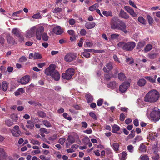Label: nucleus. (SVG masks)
<instances>
[{
	"mask_svg": "<svg viewBox=\"0 0 160 160\" xmlns=\"http://www.w3.org/2000/svg\"><path fill=\"white\" fill-rule=\"evenodd\" d=\"M65 141V138H60L58 142L61 145H63Z\"/></svg>",
	"mask_w": 160,
	"mask_h": 160,
	"instance_id": "obj_64",
	"label": "nucleus"
},
{
	"mask_svg": "<svg viewBox=\"0 0 160 160\" xmlns=\"http://www.w3.org/2000/svg\"><path fill=\"white\" fill-rule=\"evenodd\" d=\"M68 22L71 25H73L75 23V20L73 19H71L68 21Z\"/></svg>",
	"mask_w": 160,
	"mask_h": 160,
	"instance_id": "obj_59",
	"label": "nucleus"
},
{
	"mask_svg": "<svg viewBox=\"0 0 160 160\" xmlns=\"http://www.w3.org/2000/svg\"><path fill=\"white\" fill-rule=\"evenodd\" d=\"M68 142H66V145L67 148H68V146L70 145L73 143L75 142V139L74 138L70 136H69L67 139Z\"/></svg>",
	"mask_w": 160,
	"mask_h": 160,
	"instance_id": "obj_18",
	"label": "nucleus"
},
{
	"mask_svg": "<svg viewBox=\"0 0 160 160\" xmlns=\"http://www.w3.org/2000/svg\"><path fill=\"white\" fill-rule=\"evenodd\" d=\"M127 149L130 152H132L133 151V147L132 145L128 146Z\"/></svg>",
	"mask_w": 160,
	"mask_h": 160,
	"instance_id": "obj_52",
	"label": "nucleus"
},
{
	"mask_svg": "<svg viewBox=\"0 0 160 160\" xmlns=\"http://www.w3.org/2000/svg\"><path fill=\"white\" fill-rule=\"evenodd\" d=\"M42 123L43 125L47 127H51V125L50 123L47 120L43 121Z\"/></svg>",
	"mask_w": 160,
	"mask_h": 160,
	"instance_id": "obj_35",
	"label": "nucleus"
},
{
	"mask_svg": "<svg viewBox=\"0 0 160 160\" xmlns=\"http://www.w3.org/2000/svg\"><path fill=\"white\" fill-rule=\"evenodd\" d=\"M34 126L33 123L30 120L27 121V124L26 127L28 128L32 129Z\"/></svg>",
	"mask_w": 160,
	"mask_h": 160,
	"instance_id": "obj_24",
	"label": "nucleus"
},
{
	"mask_svg": "<svg viewBox=\"0 0 160 160\" xmlns=\"http://www.w3.org/2000/svg\"><path fill=\"white\" fill-rule=\"evenodd\" d=\"M118 46L126 51L132 50L135 47L136 44L134 42H130L127 43L120 42L118 44Z\"/></svg>",
	"mask_w": 160,
	"mask_h": 160,
	"instance_id": "obj_4",
	"label": "nucleus"
},
{
	"mask_svg": "<svg viewBox=\"0 0 160 160\" xmlns=\"http://www.w3.org/2000/svg\"><path fill=\"white\" fill-rule=\"evenodd\" d=\"M126 61L128 64H132L133 62V61L131 58H126Z\"/></svg>",
	"mask_w": 160,
	"mask_h": 160,
	"instance_id": "obj_54",
	"label": "nucleus"
},
{
	"mask_svg": "<svg viewBox=\"0 0 160 160\" xmlns=\"http://www.w3.org/2000/svg\"><path fill=\"white\" fill-rule=\"evenodd\" d=\"M112 132L114 133H116L120 129V127L117 125H114L112 127Z\"/></svg>",
	"mask_w": 160,
	"mask_h": 160,
	"instance_id": "obj_31",
	"label": "nucleus"
},
{
	"mask_svg": "<svg viewBox=\"0 0 160 160\" xmlns=\"http://www.w3.org/2000/svg\"><path fill=\"white\" fill-rule=\"evenodd\" d=\"M8 83L6 81H3L2 84L0 83V90L2 89L4 91H6L8 87Z\"/></svg>",
	"mask_w": 160,
	"mask_h": 160,
	"instance_id": "obj_16",
	"label": "nucleus"
},
{
	"mask_svg": "<svg viewBox=\"0 0 160 160\" xmlns=\"http://www.w3.org/2000/svg\"><path fill=\"white\" fill-rule=\"evenodd\" d=\"M5 122L6 125L9 127L12 125L13 124V122L10 120H6Z\"/></svg>",
	"mask_w": 160,
	"mask_h": 160,
	"instance_id": "obj_40",
	"label": "nucleus"
},
{
	"mask_svg": "<svg viewBox=\"0 0 160 160\" xmlns=\"http://www.w3.org/2000/svg\"><path fill=\"white\" fill-rule=\"evenodd\" d=\"M63 116L65 118L68 120H70L72 119V118L71 117H67L68 116V114L66 113H64L63 114Z\"/></svg>",
	"mask_w": 160,
	"mask_h": 160,
	"instance_id": "obj_53",
	"label": "nucleus"
},
{
	"mask_svg": "<svg viewBox=\"0 0 160 160\" xmlns=\"http://www.w3.org/2000/svg\"><path fill=\"white\" fill-rule=\"evenodd\" d=\"M80 34L82 36H85L87 33L86 31L84 29H82L80 32Z\"/></svg>",
	"mask_w": 160,
	"mask_h": 160,
	"instance_id": "obj_56",
	"label": "nucleus"
},
{
	"mask_svg": "<svg viewBox=\"0 0 160 160\" xmlns=\"http://www.w3.org/2000/svg\"><path fill=\"white\" fill-rule=\"evenodd\" d=\"M120 35L118 34H112L110 35V38L112 40L118 39Z\"/></svg>",
	"mask_w": 160,
	"mask_h": 160,
	"instance_id": "obj_33",
	"label": "nucleus"
},
{
	"mask_svg": "<svg viewBox=\"0 0 160 160\" xmlns=\"http://www.w3.org/2000/svg\"><path fill=\"white\" fill-rule=\"evenodd\" d=\"M42 58V56L38 53L35 52L34 54V59H41Z\"/></svg>",
	"mask_w": 160,
	"mask_h": 160,
	"instance_id": "obj_38",
	"label": "nucleus"
},
{
	"mask_svg": "<svg viewBox=\"0 0 160 160\" xmlns=\"http://www.w3.org/2000/svg\"><path fill=\"white\" fill-rule=\"evenodd\" d=\"M130 84L128 82H124L119 87V91L122 92H125L130 86Z\"/></svg>",
	"mask_w": 160,
	"mask_h": 160,
	"instance_id": "obj_9",
	"label": "nucleus"
},
{
	"mask_svg": "<svg viewBox=\"0 0 160 160\" xmlns=\"http://www.w3.org/2000/svg\"><path fill=\"white\" fill-rule=\"evenodd\" d=\"M150 115L151 118L154 121H158L160 119V110H153Z\"/></svg>",
	"mask_w": 160,
	"mask_h": 160,
	"instance_id": "obj_7",
	"label": "nucleus"
},
{
	"mask_svg": "<svg viewBox=\"0 0 160 160\" xmlns=\"http://www.w3.org/2000/svg\"><path fill=\"white\" fill-rule=\"evenodd\" d=\"M145 78L152 83L155 82V78H154L151 77H145Z\"/></svg>",
	"mask_w": 160,
	"mask_h": 160,
	"instance_id": "obj_43",
	"label": "nucleus"
},
{
	"mask_svg": "<svg viewBox=\"0 0 160 160\" xmlns=\"http://www.w3.org/2000/svg\"><path fill=\"white\" fill-rule=\"evenodd\" d=\"M95 26V23L92 22H88L85 24V27L88 29L93 28Z\"/></svg>",
	"mask_w": 160,
	"mask_h": 160,
	"instance_id": "obj_20",
	"label": "nucleus"
},
{
	"mask_svg": "<svg viewBox=\"0 0 160 160\" xmlns=\"http://www.w3.org/2000/svg\"><path fill=\"white\" fill-rule=\"evenodd\" d=\"M125 116L123 113H122L120 116V119L122 121H123L125 118Z\"/></svg>",
	"mask_w": 160,
	"mask_h": 160,
	"instance_id": "obj_63",
	"label": "nucleus"
},
{
	"mask_svg": "<svg viewBox=\"0 0 160 160\" xmlns=\"http://www.w3.org/2000/svg\"><path fill=\"white\" fill-rule=\"evenodd\" d=\"M86 98L88 103L91 102L93 100L92 97L90 94H87L86 95Z\"/></svg>",
	"mask_w": 160,
	"mask_h": 160,
	"instance_id": "obj_32",
	"label": "nucleus"
},
{
	"mask_svg": "<svg viewBox=\"0 0 160 160\" xmlns=\"http://www.w3.org/2000/svg\"><path fill=\"white\" fill-rule=\"evenodd\" d=\"M76 58L75 54L72 53H70L67 54L64 57L65 60L68 62H71Z\"/></svg>",
	"mask_w": 160,
	"mask_h": 160,
	"instance_id": "obj_8",
	"label": "nucleus"
},
{
	"mask_svg": "<svg viewBox=\"0 0 160 160\" xmlns=\"http://www.w3.org/2000/svg\"><path fill=\"white\" fill-rule=\"evenodd\" d=\"M68 33L71 36L75 35L74 31L72 30H68Z\"/></svg>",
	"mask_w": 160,
	"mask_h": 160,
	"instance_id": "obj_61",
	"label": "nucleus"
},
{
	"mask_svg": "<svg viewBox=\"0 0 160 160\" xmlns=\"http://www.w3.org/2000/svg\"><path fill=\"white\" fill-rule=\"evenodd\" d=\"M111 28L112 29L120 30L125 34L128 32V31L127 30L125 23L117 17H114L112 19Z\"/></svg>",
	"mask_w": 160,
	"mask_h": 160,
	"instance_id": "obj_1",
	"label": "nucleus"
},
{
	"mask_svg": "<svg viewBox=\"0 0 160 160\" xmlns=\"http://www.w3.org/2000/svg\"><path fill=\"white\" fill-rule=\"evenodd\" d=\"M62 9L61 8L56 7L52 11V12L55 13H59L62 12Z\"/></svg>",
	"mask_w": 160,
	"mask_h": 160,
	"instance_id": "obj_34",
	"label": "nucleus"
},
{
	"mask_svg": "<svg viewBox=\"0 0 160 160\" xmlns=\"http://www.w3.org/2000/svg\"><path fill=\"white\" fill-rule=\"evenodd\" d=\"M82 55L85 57L88 58L90 57V53H88L85 51H84L82 53Z\"/></svg>",
	"mask_w": 160,
	"mask_h": 160,
	"instance_id": "obj_48",
	"label": "nucleus"
},
{
	"mask_svg": "<svg viewBox=\"0 0 160 160\" xmlns=\"http://www.w3.org/2000/svg\"><path fill=\"white\" fill-rule=\"evenodd\" d=\"M141 160H149V158L147 155H143L141 157Z\"/></svg>",
	"mask_w": 160,
	"mask_h": 160,
	"instance_id": "obj_55",
	"label": "nucleus"
},
{
	"mask_svg": "<svg viewBox=\"0 0 160 160\" xmlns=\"http://www.w3.org/2000/svg\"><path fill=\"white\" fill-rule=\"evenodd\" d=\"M32 18L33 19H39L42 18V17L40 14V13L38 12L35 14H34L32 17Z\"/></svg>",
	"mask_w": 160,
	"mask_h": 160,
	"instance_id": "obj_29",
	"label": "nucleus"
},
{
	"mask_svg": "<svg viewBox=\"0 0 160 160\" xmlns=\"http://www.w3.org/2000/svg\"><path fill=\"white\" fill-rule=\"evenodd\" d=\"M30 80L29 76L26 75L22 77L20 80V82L22 84H26L28 83Z\"/></svg>",
	"mask_w": 160,
	"mask_h": 160,
	"instance_id": "obj_14",
	"label": "nucleus"
},
{
	"mask_svg": "<svg viewBox=\"0 0 160 160\" xmlns=\"http://www.w3.org/2000/svg\"><path fill=\"white\" fill-rule=\"evenodd\" d=\"M148 57L150 59H153L157 57V54L154 53L153 54H149L148 55Z\"/></svg>",
	"mask_w": 160,
	"mask_h": 160,
	"instance_id": "obj_44",
	"label": "nucleus"
},
{
	"mask_svg": "<svg viewBox=\"0 0 160 160\" xmlns=\"http://www.w3.org/2000/svg\"><path fill=\"white\" fill-rule=\"evenodd\" d=\"M147 148L145 146L142 144L141 145V152H146V151Z\"/></svg>",
	"mask_w": 160,
	"mask_h": 160,
	"instance_id": "obj_47",
	"label": "nucleus"
},
{
	"mask_svg": "<svg viewBox=\"0 0 160 160\" xmlns=\"http://www.w3.org/2000/svg\"><path fill=\"white\" fill-rule=\"evenodd\" d=\"M11 132L12 135L15 137H18L21 134V132L19 130V127L17 125L14 127Z\"/></svg>",
	"mask_w": 160,
	"mask_h": 160,
	"instance_id": "obj_10",
	"label": "nucleus"
},
{
	"mask_svg": "<svg viewBox=\"0 0 160 160\" xmlns=\"http://www.w3.org/2000/svg\"><path fill=\"white\" fill-rule=\"evenodd\" d=\"M56 66L53 64H51L45 71V73L48 76H51L55 81L59 80L60 75L58 71L55 69Z\"/></svg>",
	"mask_w": 160,
	"mask_h": 160,
	"instance_id": "obj_2",
	"label": "nucleus"
},
{
	"mask_svg": "<svg viewBox=\"0 0 160 160\" xmlns=\"http://www.w3.org/2000/svg\"><path fill=\"white\" fill-rule=\"evenodd\" d=\"M6 153V152L3 148H0V160L3 159V158Z\"/></svg>",
	"mask_w": 160,
	"mask_h": 160,
	"instance_id": "obj_23",
	"label": "nucleus"
},
{
	"mask_svg": "<svg viewBox=\"0 0 160 160\" xmlns=\"http://www.w3.org/2000/svg\"><path fill=\"white\" fill-rule=\"evenodd\" d=\"M120 160H125L127 158V153L125 151L122 152L119 154Z\"/></svg>",
	"mask_w": 160,
	"mask_h": 160,
	"instance_id": "obj_21",
	"label": "nucleus"
},
{
	"mask_svg": "<svg viewBox=\"0 0 160 160\" xmlns=\"http://www.w3.org/2000/svg\"><path fill=\"white\" fill-rule=\"evenodd\" d=\"M27 61V58L26 57L24 56H22L21 57L19 60V62H25Z\"/></svg>",
	"mask_w": 160,
	"mask_h": 160,
	"instance_id": "obj_50",
	"label": "nucleus"
},
{
	"mask_svg": "<svg viewBox=\"0 0 160 160\" xmlns=\"http://www.w3.org/2000/svg\"><path fill=\"white\" fill-rule=\"evenodd\" d=\"M53 31L54 33L57 35L61 34L63 32L60 26L56 27L53 29Z\"/></svg>",
	"mask_w": 160,
	"mask_h": 160,
	"instance_id": "obj_19",
	"label": "nucleus"
},
{
	"mask_svg": "<svg viewBox=\"0 0 160 160\" xmlns=\"http://www.w3.org/2000/svg\"><path fill=\"white\" fill-rule=\"evenodd\" d=\"M119 16L121 18L125 19H128L129 18L128 15L122 9L120 11Z\"/></svg>",
	"mask_w": 160,
	"mask_h": 160,
	"instance_id": "obj_15",
	"label": "nucleus"
},
{
	"mask_svg": "<svg viewBox=\"0 0 160 160\" xmlns=\"http://www.w3.org/2000/svg\"><path fill=\"white\" fill-rule=\"evenodd\" d=\"M42 39L44 41H47L48 40V35L46 33H44L42 35Z\"/></svg>",
	"mask_w": 160,
	"mask_h": 160,
	"instance_id": "obj_46",
	"label": "nucleus"
},
{
	"mask_svg": "<svg viewBox=\"0 0 160 160\" xmlns=\"http://www.w3.org/2000/svg\"><path fill=\"white\" fill-rule=\"evenodd\" d=\"M38 115L42 118L45 117L46 116V113L43 111H39L38 112Z\"/></svg>",
	"mask_w": 160,
	"mask_h": 160,
	"instance_id": "obj_42",
	"label": "nucleus"
},
{
	"mask_svg": "<svg viewBox=\"0 0 160 160\" xmlns=\"http://www.w3.org/2000/svg\"><path fill=\"white\" fill-rule=\"evenodd\" d=\"M34 31L33 27H32L30 30L28 31L26 34L25 37L27 38H30L35 36Z\"/></svg>",
	"mask_w": 160,
	"mask_h": 160,
	"instance_id": "obj_12",
	"label": "nucleus"
},
{
	"mask_svg": "<svg viewBox=\"0 0 160 160\" xmlns=\"http://www.w3.org/2000/svg\"><path fill=\"white\" fill-rule=\"evenodd\" d=\"M83 141L86 145H87L90 142V140L88 137H86L83 138Z\"/></svg>",
	"mask_w": 160,
	"mask_h": 160,
	"instance_id": "obj_49",
	"label": "nucleus"
},
{
	"mask_svg": "<svg viewBox=\"0 0 160 160\" xmlns=\"http://www.w3.org/2000/svg\"><path fill=\"white\" fill-rule=\"evenodd\" d=\"M89 115L92 117L93 119L96 120L97 118L96 115L95 113L93 112H91L89 113Z\"/></svg>",
	"mask_w": 160,
	"mask_h": 160,
	"instance_id": "obj_51",
	"label": "nucleus"
},
{
	"mask_svg": "<svg viewBox=\"0 0 160 160\" xmlns=\"http://www.w3.org/2000/svg\"><path fill=\"white\" fill-rule=\"evenodd\" d=\"M19 30L16 28L13 29L12 31V33L16 36H19Z\"/></svg>",
	"mask_w": 160,
	"mask_h": 160,
	"instance_id": "obj_41",
	"label": "nucleus"
},
{
	"mask_svg": "<svg viewBox=\"0 0 160 160\" xmlns=\"http://www.w3.org/2000/svg\"><path fill=\"white\" fill-rule=\"evenodd\" d=\"M99 7V4L98 3H95L91 6L89 8V10L91 11H93L98 8Z\"/></svg>",
	"mask_w": 160,
	"mask_h": 160,
	"instance_id": "obj_26",
	"label": "nucleus"
},
{
	"mask_svg": "<svg viewBox=\"0 0 160 160\" xmlns=\"http://www.w3.org/2000/svg\"><path fill=\"white\" fill-rule=\"evenodd\" d=\"M36 38L38 40L41 39L42 33L44 32V28L43 26H33Z\"/></svg>",
	"mask_w": 160,
	"mask_h": 160,
	"instance_id": "obj_5",
	"label": "nucleus"
},
{
	"mask_svg": "<svg viewBox=\"0 0 160 160\" xmlns=\"http://www.w3.org/2000/svg\"><path fill=\"white\" fill-rule=\"evenodd\" d=\"M74 74V71L73 69L69 68L67 70L65 73H63L62 74V78L64 79L69 80L71 79L72 76Z\"/></svg>",
	"mask_w": 160,
	"mask_h": 160,
	"instance_id": "obj_6",
	"label": "nucleus"
},
{
	"mask_svg": "<svg viewBox=\"0 0 160 160\" xmlns=\"http://www.w3.org/2000/svg\"><path fill=\"white\" fill-rule=\"evenodd\" d=\"M7 41L8 43L11 44H13L15 42V41L12 37L10 35H8L7 37Z\"/></svg>",
	"mask_w": 160,
	"mask_h": 160,
	"instance_id": "obj_22",
	"label": "nucleus"
},
{
	"mask_svg": "<svg viewBox=\"0 0 160 160\" xmlns=\"http://www.w3.org/2000/svg\"><path fill=\"white\" fill-rule=\"evenodd\" d=\"M152 46L150 44H148L144 48V52H147L150 51L152 48Z\"/></svg>",
	"mask_w": 160,
	"mask_h": 160,
	"instance_id": "obj_28",
	"label": "nucleus"
},
{
	"mask_svg": "<svg viewBox=\"0 0 160 160\" xmlns=\"http://www.w3.org/2000/svg\"><path fill=\"white\" fill-rule=\"evenodd\" d=\"M103 102V100L102 99H99L97 102V105L98 106H101Z\"/></svg>",
	"mask_w": 160,
	"mask_h": 160,
	"instance_id": "obj_57",
	"label": "nucleus"
},
{
	"mask_svg": "<svg viewBox=\"0 0 160 160\" xmlns=\"http://www.w3.org/2000/svg\"><path fill=\"white\" fill-rule=\"evenodd\" d=\"M118 78L119 80L123 81L125 79L126 77L123 73L120 72L118 74Z\"/></svg>",
	"mask_w": 160,
	"mask_h": 160,
	"instance_id": "obj_30",
	"label": "nucleus"
},
{
	"mask_svg": "<svg viewBox=\"0 0 160 160\" xmlns=\"http://www.w3.org/2000/svg\"><path fill=\"white\" fill-rule=\"evenodd\" d=\"M124 9L132 17L135 18L137 17V14L131 7L129 6H125Z\"/></svg>",
	"mask_w": 160,
	"mask_h": 160,
	"instance_id": "obj_11",
	"label": "nucleus"
},
{
	"mask_svg": "<svg viewBox=\"0 0 160 160\" xmlns=\"http://www.w3.org/2000/svg\"><path fill=\"white\" fill-rule=\"evenodd\" d=\"M93 45V43L92 42H90L88 40H87L84 45L85 48H91Z\"/></svg>",
	"mask_w": 160,
	"mask_h": 160,
	"instance_id": "obj_27",
	"label": "nucleus"
},
{
	"mask_svg": "<svg viewBox=\"0 0 160 160\" xmlns=\"http://www.w3.org/2000/svg\"><path fill=\"white\" fill-rule=\"evenodd\" d=\"M30 143L33 145H40L41 142L37 140H35L34 139H32L30 140Z\"/></svg>",
	"mask_w": 160,
	"mask_h": 160,
	"instance_id": "obj_37",
	"label": "nucleus"
},
{
	"mask_svg": "<svg viewBox=\"0 0 160 160\" xmlns=\"http://www.w3.org/2000/svg\"><path fill=\"white\" fill-rule=\"evenodd\" d=\"M118 86V83L115 81H111L107 84V87L112 89H115Z\"/></svg>",
	"mask_w": 160,
	"mask_h": 160,
	"instance_id": "obj_17",
	"label": "nucleus"
},
{
	"mask_svg": "<svg viewBox=\"0 0 160 160\" xmlns=\"http://www.w3.org/2000/svg\"><path fill=\"white\" fill-rule=\"evenodd\" d=\"M25 92L23 88H20L15 92V95L17 96L24 93Z\"/></svg>",
	"mask_w": 160,
	"mask_h": 160,
	"instance_id": "obj_25",
	"label": "nucleus"
},
{
	"mask_svg": "<svg viewBox=\"0 0 160 160\" xmlns=\"http://www.w3.org/2000/svg\"><path fill=\"white\" fill-rule=\"evenodd\" d=\"M147 18L149 24L150 25H152L153 22V18L149 15H147Z\"/></svg>",
	"mask_w": 160,
	"mask_h": 160,
	"instance_id": "obj_36",
	"label": "nucleus"
},
{
	"mask_svg": "<svg viewBox=\"0 0 160 160\" xmlns=\"http://www.w3.org/2000/svg\"><path fill=\"white\" fill-rule=\"evenodd\" d=\"M11 118L13 121H17L18 120V117L16 115H12L11 116Z\"/></svg>",
	"mask_w": 160,
	"mask_h": 160,
	"instance_id": "obj_62",
	"label": "nucleus"
},
{
	"mask_svg": "<svg viewBox=\"0 0 160 160\" xmlns=\"http://www.w3.org/2000/svg\"><path fill=\"white\" fill-rule=\"evenodd\" d=\"M112 146L113 148L115 151H117L119 150V145L118 143L115 142L113 143Z\"/></svg>",
	"mask_w": 160,
	"mask_h": 160,
	"instance_id": "obj_39",
	"label": "nucleus"
},
{
	"mask_svg": "<svg viewBox=\"0 0 160 160\" xmlns=\"http://www.w3.org/2000/svg\"><path fill=\"white\" fill-rule=\"evenodd\" d=\"M3 158L5 159V160H14L12 157L8 156L7 153L5 154Z\"/></svg>",
	"mask_w": 160,
	"mask_h": 160,
	"instance_id": "obj_45",
	"label": "nucleus"
},
{
	"mask_svg": "<svg viewBox=\"0 0 160 160\" xmlns=\"http://www.w3.org/2000/svg\"><path fill=\"white\" fill-rule=\"evenodd\" d=\"M23 11L22 10H21L18 11L14 12L12 14L13 16H17L18 14H20L21 12H22Z\"/></svg>",
	"mask_w": 160,
	"mask_h": 160,
	"instance_id": "obj_60",
	"label": "nucleus"
},
{
	"mask_svg": "<svg viewBox=\"0 0 160 160\" xmlns=\"http://www.w3.org/2000/svg\"><path fill=\"white\" fill-rule=\"evenodd\" d=\"M112 62H109L106 64V67H104L103 70L105 72H108L111 70L112 69Z\"/></svg>",
	"mask_w": 160,
	"mask_h": 160,
	"instance_id": "obj_13",
	"label": "nucleus"
},
{
	"mask_svg": "<svg viewBox=\"0 0 160 160\" xmlns=\"http://www.w3.org/2000/svg\"><path fill=\"white\" fill-rule=\"evenodd\" d=\"M160 97L159 93L157 90L152 89L146 95L145 101L150 102L157 101Z\"/></svg>",
	"mask_w": 160,
	"mask_h": 160,
	"instance_id": "obj_3",
	"label": "nucleus"
},
{
	"mask_svg": "<svg viewBox=\"0 0 160 160\" xmlns=\"http://www.w3.org/2000/svg\"><path fill=\"white\" fill-rule=\"evenodd\" d=\"M42 160H50V158H46L43 155H41L39 157Z\"/></svg>",
	"mask_w": 160,
	"mask_h": 160,
	"instance_id": "obj_58",
	"label": "nucleus"
}]
</instances>
